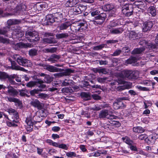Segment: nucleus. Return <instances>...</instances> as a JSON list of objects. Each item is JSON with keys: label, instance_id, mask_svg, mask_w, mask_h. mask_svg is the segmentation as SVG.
Segmentation results:
<instances>
[{"label": "nucleus", "instance_id": "f257e3e1", "mask_svg": "<svg viewBox=\"0 0 158 158\" xmlns=\"http://www.w3.org/2000/svg\"><path fill=\"white\" fill-rule=\"evenodd\" d=\"M21 22V20L16 19H10L7 20V23L8 26L4 27L3 29L0 28V34L6 35L7 36L8 35H6L8 30L10 29V27L11 25L19 24Z\"/></svg>", "mask_w": 158, "mask_h": 158}, {"label": "nucleus", "instance_id": "f03ea898", "mask_svg": "<svg viewBox=\"0 0 158 158\" xmlns=\"http://www.w3.org/2000/svg\"><path fill=\"white\" fill-rule=\"evenodd\" d=\"M13 58L21 65L24 67L30 66L32 64L30 60L22 57L19 54L14 55Z\"/></svg>", "mask_w": 158, "mask_h": 158}, {"label": "nucleus", "instance_id": "7ed1b4c3", "mask_svg": "<svg viewBox=\"0 0 158 158\" xmlns=\"http://www.w3.org/2000/svg\"><path fill=\"white\" fill-rule=\"evenodd\" d=\"M134 5L131 4H125L122 6V12L125 16H130L133 14Z\"/></svg>", "mask_w": 158, "mask_h": 158}, {"label": "nucleus", "instance_id": "20e7f679", "mask_svg": "<svg viewBox=\"0 0 158 158\" xmlns=\"http://www.w3.org/2000/svg\"><path fill=\"white\" fill-rule=\"evenodd\" d=\"M25 35L27 40L31 42L35 43L39 41L40 38L38 33L36 31H27Z\"/></svg>", "mask_w": 158, "mask_h": 158}, {"label": "nucleus", "instance_id": "39448f33", "mask_svg": "<svg viewBox=\"0 0 158 158\" xmlns=\"http://www.w3.org/2000/svg\"><path fill=\"white\" fill-rule=\"evenodd\" d=\"M123 77L127 78L128 79H135L138 77V73L135 71L124 70L122 72Z\"/></svg>", "mask_w": 158, "mask_h": 158}, {"label": "nucleus", "instance_id": "423d86ee", "mask_svg": "<svg viewBox=\"0 0 158 158\" xmlns=\"http://www.w3.org/2000/svg\"><path fill=\"white\" fill-rule=\"evenodd\" d=\"M134 5L138 9L137 10L140 14L143 13L148 8L146 4L141 1H136L134 2Z\"/></svg>", "mask_w": 158, "mask_h": 158}, {"label": "nucleus", "instance_id": "0eeeda50", "mask_svg": "<svg viewBox=\"0 0 158 158\" xmlns=\"http://www.w3.org/2000/svg\"><path fill=\"white\" fill-rule=\"evenodd\" d=\"M19 118H15L12 116L11 119L6 120V123L7 126L10 127H17L19 123Z\"/></svg>", "mask_w": 158, "mask_h": 158}, {"label": "nucleus", "instance_id": "6e6552de", "mask_svg": "<svg viewBox=\"0 0 158 158\" xmlns=\"http://www.w3.org/2000/svg\"><path fill=\"white\" fill-rule=\"evenodd\" d=\"M98 116L100 118H106L110 119H113L116 118V116L109 114L108 110H101Z\"/></svg>", "mask_w": 158, "mask_h": 158}, {"label": "nucleus", "instance_id": "1a4fd4ad", "mask_svg": "<svg viewBox=\"0 0 158 158\" xmlns=\"http://www.w3.org/2000/svg\"><path fill=\"white\" fill-rule=\"evenodd\" d=\"M54 17L51 14L47 15L43 19H42L41 24L43 25H48L49 23H53L55 21Z\"/></svg>", "mask_w": 158, "mask_h": 158}, {"label": "nucleus", "instance_id": "9d476101", "mask_svg": "<svg viewBox=\"0 0 158 158\" xmlns=\"http://www.w3.org/2000/svg\"><path fill=\"white\" fill-rule=\"evenodd\" d=\"M106 17V13H100L98 15L95 17V20H97L94 22V24H101L104 21Z\"/></svg>", "mask_w": 158, "mask_h": 158}, {"label": "nucleus", "instance_id": "9b49d317", "mask_svg": "<svg viewBox=\"0 0 158 158\" xmlns=\"http://www.w3.org/2000/svg\"><path fill=\"white\" fill-rule=\"evenodd\" d=\"M25 122L28 126V127H27V131H31L32 129L33 125H34L35 127L37 129H38L40 127L39 126L38 127L35 125V124L37 122L39 123L40 122L36 121L35 122V123H33L30 117L27 118L26 119Z\"/></svg>", "mask_w": 158, "mask_h": 158}, {"label": "nucleus", "instance_id": "f8f14e48", "mask_svg": "<svg viewBox=\"0 0 158 158\" xmlns=\"http://www.w3.org/2000/svg\"><path fill=\"white\" fill-rule=\"evenodd\" d=\"M11 43H10V44H13V47L15 50L18 49L19 48H26L28 47H31V44H25L22 42L17 43L16 44H14L13 42H11Z\"/></svg>", "mask_w": 158, "mask_h": 158}, {"label": "nucleus", "instance_id": "ddd939ff", "mask_svg": "<svg viewBox=\"0 0 158 158\" xmlns=\"http://www.w3.org/2000/svg\"><path fill=\"white\" fill-rule=\"evenodd\" d=\"M153 25V23L152 21L145 22L143 24L142 26L143 31L144 32H147L150 31Z\"/></svg>", "mask_w": 158, "mask_h": 158}, {"label": "nucleus", "instance_id": "4468645a", "mask_svg": "<svg viewBox=\"0 0 158 158\" xmlns=\"http://www.w3.org/2000/svg\"><path fill=\"white\" fill-rule=\"evenodd\" d=\"M73 72V71L71 69H68L64 71L54 74V76L56 78L62 77L64 76H68L71 73Z\"/></svg>", "mask_w": 158, "mask_h": 158}, {"label": "nucleus", "instance_id": "2eb2a0df", "mask_svg": "<svg viewBox=\"0 0 158 158\" xmlns=\"http://www.w3.org/2000/svg\"><path fill=\"white\" fill-rule=\"evenodd\" d=\"M139 35H140V36H141L140 34H139V33L138 31H132L129 33L128 36L129 38L131 40H134L136 39H137L139 38L140 37L139 36Z\"/></svg>", "mask_w": 158, "mask_h": 158}, {"label": "nucleus", "instance_id": "dca6fc26", "mask_svg": "<svg viewBox=\"0 0 158 158\" xmlns=\"http://www.w3.org/2000/svg\"><path fill=\"white\" fill-rule=\"evenodd\" d=\"M158 137V135L154 134L149 136V137L146 139V142L148 144H153L155 142L156 139Z\"/></svg>", "mask_w": 158, "mask_h": 158}, {"label": "nucleus", "instance_id": "f3484780", "mask_svg": "<svg viewBox=\"0 0 158 158\" xmlns=\"http://www.w3.org/2000/svg\"><path fill=\"white\" fill-rule=\"evenodd\" d=\"M7 88L8 89L7 92L9 95L15 97L18 94L19 92L11 86L9 85L7 86Z\"/></svg>", "mask_w": 158, "mask_h": 158}, {"label": "nucleus", "instance_id": "a211bd4d", "mask_svg": "<svg viewBox=\"0 0 158 158\" xmlns=\"http://www.w3.org/2000/svg\"><path fill=\"white\" fill-rule=\"evenodd\" d=\"M12 37L14 38L19 39L22 37L23 35V32H21L19 29H16L11 33Z\"/></svg>", "mask_w": 158, "mask_h": 158}, {"label": "nucleus", "instance_id": "6ab92c4d", "mask_svg": "<svg viewBox=\"0 0 158 158\" xmlns=\"http://www.w3.org/2000/svg\"><path fill=\"white\" fill-rule=\"evenodd\" d=\"M124 104L122 102H120L118 99L115 100L113 104V106L115 110H118L123 107Z\"/></svg>", "mask_w": 158, "mask_h": 158}, {"label": "nucleus", "instance_id": "aec40b11", "mask_svg": "<svg viewBox=\"0 0 158 158\" xmlns=\"http://www.w3.org/2000/svg\"><path fill=\"white\" fill-rule=\"evenodd\" d=\"M87 23L85 22L79 23L77 26V30L80 31H85L87 29Z\"/></svg>", "mask_w": 158, "mask_h": 158}, {"label": "nucleus", "instance_id": "412c9836", "mask_svg": "<svg viewBox=\"0 0 158 158\" xmlns=\"http://www.w3.org/2000/svg\"><path fill=\"white\" fill-rule=\"evenodd\" d=\"M114 8V6L111 4H107L100 7L99 9L107 11L112 10Z\"/></svg>", "mask_w": 158, "mask_h": 158}, {"label": "nucleus", "instance_id": "4be33fe9", "mask_svg": "<svg viewBox=\"0 0 158 158\" xmlns=\"http://www.w3.org/2000/svg\"><path fill=\"white\" fill-rule=\"evenodd\" d=\"M40 79H38L37 81H31L27 83L26 86L28 87H32L35 86H38L40 87Z\"/></svg>", "mask_w": 158, "mask_h": 158}, {"label": "nucleus", "instance_id": "5701e85b", "mask_svg": "<svg viewBox=\"0 0 158 158\" xmlns=\"http://www.w3.org/2000/svg\"><path fill=\"white\" fill-rule=\"evenodd\" d=\"M40 76L44 77V79L42 78L41 80L43 79L45 82L48 83H50L53 80L52 77H50L49 75L45 74L44 73H41V74H40ZM41 79H42V78Z\"/></svg>", "mask_w": 158, "mask_h": 158}, {"label": "nucleus", "instance_id": "b1692460", "mask_svg": "<svg viewBox=\"0 0 158 158\" xmlns=\"http://www.w3.org/2000/svg\"><path fill=\"white\" fill-rule=\"evenodd\" d=\"M60 56L59 55H56L55 54H53L48 59V61L51 62L52 63H54L55 62L59 59Z\"/></svg>", "mask_w": 158, "mask_h": 158}, {"label": "nucleus", "instance_id": "393cba45", "mask_svg": "<svg viewBox=\"0 0 158 158\" xmlns=\"http://www.w3.org/2000/svg\"><path fill=\"white\" fill-rule=\"evenodd\" d=\"M71 24L69 22H67L61 24L59 26V29L60 30H64L67 29L71 25Z\"/></svg>", "mask_w": 158, "mask_h": 158}, {"label": "nucleus", "instance_id": "a878e982", "mask_svg": "<svg viewBox=\"0 0 158 158\" xmlns=\"http://www.w3.org/2000/svg\"><path fill=\"white\" fill-rule=\"evenodd\" d=\"M78 3V0H69L65 4L67 7H71L74 6Z\"/></svg>", "mask_w": 158, "mask_h": 158}, {"label": "nucleus", "instance_id": "bb28decb", "mask_svg": "<svg viewBox=\"0 0 158 158\" xmlns=\"http://www.w3.org/2000/svg\"><path fill=\"white\" fill-rule=\"evenodd\" d=\"M123 30V28L121 27L113 28L110 30V32L112 34H120L122 33Z\"/></svg>", "mask_w": 158, "mask_h": 158}, {"label": "nucleus", "instance_id": "cd10ccee", "mask_svg": "<svg viewBox=\"0 0 158 158\" xmlns=\"http://www.w3.org/2000/svg\"><path fill=\"white\" fill-rule=\"evenodd\" d=\"M137 60V59L136 57L131 56L126 60L125 63L127 64L135 63Z\"/></svg>", "mask_w": 158, "mask_h": 158}, {"label": "nucleus", "instance_id": "c85d7f7f", "mask_svg": "<svg viewBox=\"0 0 158 158\" xmlns=\"http://www.w3.org/2000/svg\"><path fill=\"white\" fill-rule=\"evenodd\" d=\"M69 33L70 35V32L69 31L68 33H62L57 34L56 35V36L58 39L66 38L69 36Z\"/></svg>", "mask_w": 158, "mask_h": 158}, {"label": "nucleus", "instance_id": "c756f323", "mask_svg": "<svg viewBox=\"0 0 158 158\" xmlns=\"http://www.w3.org/2000/svg\"><path fill=\"white\" fill-rule=\"evenodd\" d=\"M145 49V48L143 47L140 48H137L134 49L132 52L133 54H139L141 53Z\"/></svg>", "mask_w": 158, "mask_h": 158}, {"label": "nucleus", "instance_id": "7c9ffc66", "mask_svg": "<svg viewBox=\"0 0 158 158\" xmlns=\"http://www.w3.org/2000/svg\"><path fill=\"white\" fill-rule=\"evenodd\" d=\"M8 112L12 116L14 117L19 118V115L18 113L14 109L10 108L8 110Z\"/></svg>", "mask_w": 158, "mask_h": 158}, {"label": "nucleus", "instance_id": "2f4dec72", "mask_svg": "<svg viewBox=\"0 0 158 158\" xmlns=\"http://www.w3.org/2000/svg\"><path fill=\"white\" fill-rule=\"evenodd\" d=\"M46 69L51 72H58L59 69L54 66L48 65L46 66Z\"/></svg>", "mask_w": 158, "mask_h": 158}, {"label": "nucleus", "instance_id": "473e14b6", "mask_svg": "<svg viewBox=\"0 0 158 158\" xmlns=\"http://www.w3.org/2000/svg\"><path fill=\"white\" fill-rule=\"evenodd\" d=\"M148 12L152 16H155L156 15V11L155 8L153 6L150 7L148 9Z\"/></svg>", "mask_w": 158, "mask_h": 158}, {"label": "nucleus", "instance_id": "72a5a7b5", "mask_svg": "<svg viewBox=\"0 0 158 158\" xmlns=\"http://www.w3.org/2000/svg\"><path fill=\"white\" fill-rule=\"evenodd\" d=\"M133 131L135 132L142 133L144 132V130L141 127H133Z\"/></svg>", "mask_w": 158, "mask_h": 158}, {"label": "nucleus", "instance_id": "f704fd0d", "mask_svg": "<svg viewBox=\"0 0 158 158\" xmlns=\"http://www.w3.org/2000/svg\"><path fill=\"white\" fill-rule=\"evenodd\" d=\"M72 12L73 14L77 15L81 13V10L78 6L74 7L72 10Z\"/></svg>", "mask_w": 158, "mask_h": 158}, {"label": "nucleus", "instance_id": "c9c22d12", "mask_svg": "<svg viewBox=\"0 0 158 158\" xmlns=\"http://www.w3.org/2000/svg\"><path fill=\"white\" fill-rule=\"evenodd\" d=\"M11 63V68L13 69L16 70H20L22 71H25V69L24 68L20 67L17 64H14L12 63Z\"/></svg>", "mask_w": 158, "mask_h": 158}, {"label": "nucleus", "instance_id": "e433bc0d", "mask_svg": "<svg viewBox=\"0 0 158 158\" xmlns=\"http://www.w3.org/2000/svg\"><path fill=\"white\" fill-rule=\"evenodd\" d=\"M44 41L49 44H55L57 43V41L54 38L51 37L44 39Z\"/></svg>", "mask_w": 158, "mask_h": 158}, {"label": "nucleus", "instance_id": "4c0bfd02", "mask_svg": "<svg viewBox=\"0 0 158 158\" xmlns=\"http://www.w3.org/2000/svg\"><path fill=\"white\" fill-rule=\"evenodd\" d=\"M122 139L125 143L129 145V146L133 144V141L127 137L122 138Z\"/></svg>", "mask_w": 158, "mask_h": 158}, {"label": "nucleus", "instance_id": "58836bf2", "mask_svg": "<svg viewBox=\"0 0 158 158\" xmlns=\"http://www.w3.org/2000/svg\"><path fill=\"white\" fill-rule=\"evenodd\" d=\"M81 96L85 100H88L91 99V96L88 93L85 92H82L81 94Z\"/></svg>", "mask_w": 158, "mask_h": 158}, {"label": "nucleus", "instance_id": "ea45409f", "mask_svg": "<svg viewBox=\"0 0 158 158\" xmlns=\"http://www.w3.org/2000/svg\"><path fill=\"white\" fill-rule=\"evenodd\" d=\"M42 106L41 104H40V115L42 117H45L48 115V112L45 110L41 109V107Z\"/></svg>", "mask_w": 158, "mask_h": 158}, {"label": "nucleus", "instance_id": "a19ab883", "mask_svg": "<svg viewBox=\"0 0 158 158\" xmlns=\"http://www.w3.org/2000/svg\"><path fill=\"white\" fill-rule=\"evenodd\" d=\"M73 81L72 80L68 79H65L64 81L62 83V86H68L70 85V84H72Z\"/></svg>", "mask_w": 158, "mask_h": 158}, {"label": "nucleus", "instance_id": "79ce46f5", "mask_svg": "<svg viewBox=\"0 0 158 158\" xmlns=\"http://www.w3.org/2000/svg\"><path fill=\"white\" fill-rule=\"evenodd\" d=\"M8 75L4 72H0V79L2 80L8 79Z\"/></svg>", "mask_w": 158, "mask_h": 158}, {"label": "nucleus", "instance_id": "37998d69", "mask_svg": "<svg viewBox=\"0 0 158 158\" xmlns=\"http://www.w3.org/2000/svg\"><path fill=\"white\" fill-rule=\"evenodd\" d=\"M66 155L67 156L69 157H78L79 156V155H77L75 152H66Z\"/></svg>", "mask_w": 158, "mask_h": 158}, {"label": "nucleus", "instance_id": "c03bdc74", "mask_svg": "<svg viewBox=\"0 0 158 158\" xmlns=\"http://www.w3.org/2000/svg\"><path fill=\"white\" fill-rule=\"evenodd\" d=\"M53 16L55 19L60 20L61 19L63 18V15L61 13H56L54 14Z\"/></svg>", "mask_w": 158, "mask_h": 158}, {"label": "nucleus", "instance_id": "a18cd8bd", "mask_svg": "<svg viewBox=\"0 0 158 158\" xmlns=\"http://www.w3.org/2000/svg\"><path fill=\"white\" fill-rule=\"evenodd\" d=\"M32 105L35 107L40 109V102L38 100L35 99L31 102Z\"/></svg>", "mask_w": 158, "mask_h": 158}, {"label": "nucleus", "instance_id": "49530a36", "mask_svg": "<svg viewBox=\"0 0 158 158\" xmlns=\"http://www.w3.org/2000/svg\"><path fill=\"white\" fill-rule=\"evenodd\" d=\"M19 92V95L21 96H27V93H28L27 90L26 89H22L21 90H18Z\"/></svg>", "mask_w": 158, "mask_h": 158}, {"label": "nucleus", "instance_id": "de8ad7c7", "mask_svg": "<svg viewBox=\"0 0 158 158\" xmlns=\"http://www.w3.org/2000/svg\"><path fill=\"white\" fill-rule=\"evenodd\" d=\"M42 79H40V91L46 90V85L43 84V80H41Z\"/></svg>", "mask_w": 158, "mask_h": 158}, {"label": "nucleus", "instance_id": "09e8293b", "mask_svg": "<svg viewBox=\"0 0 158 158\" xmlns=\"http://www.w3.org/2000/svg\"><path fill=\"white\" fill-rule=\"evenodd\" d=\"M0 42L6 44H10V40L9 39L4 38L2 36L0 37Z\"/></svg>", "mask_w": 158, "mask_h": 158}, {"label": "nucleus", "instance_id": "8fccbe9b", "mask_svg": "<svg viewBox=\"0 0 158 158\" xmlns=\"http://www.w3.org/2000/svg\"><path fill=\"white\" fill-rule=\"evenodd\" d=\"M141 84L145 85L150 86L152 85V82L148 80H144L142 81Z\"/></svg>", "mask_w": 158, "mask_h": 158}, {"label": "nucleus", "instance_id": "3c124183", "mask_svg": "<svg viewBox=\"0 0 158 158\" xmlns=\"http://www.w3.org/2000/svg\"><path fill=\"white\" fill-rule=\"evenodd\" d=\"M39 92L40 90L39 89H34L31 90L30 91V94L33 96H35L36 94H38V96L39 97L40 96Z\"/></svg>", "mask_w": 158, "mask_h": 158}, {"label": "nucleus", "instance_id": "603ef678", "mask_svg": "<svg viewBox=\"0 0 158 158\" xmlns=\"http://www.w3.org/2000/svg\"><path fill=\"white\" fill-rule=\"evenodd\" d=\"M117 23L114 21H112L110 22V24L108 25L107 27L109 29L116 26Z\"/></svg>", "mask_w": 158, "mask_h": 158}, {"label": "nucleus", "instance_id": "864d4df0", "mask_svg": "<svg viewBox=\"0 0 158 158\" xmlns=\"http://www.w3.org/2000/svg\"><path fill=\"white\" fill-rule=\"evenodd\" d=\"M105 45L103 44H101L99 45L94 47L93 49L94 50H101L104 47Z\"/></svg>", "mask_w": 158, "mask_h": 158}, {"label": "nucleus", "instance_id": "5fc2aeb1", "mask_svg": "<svg viewBox=\"0 0 158 158\" xmlns=\"http://www.w3.org/2000/svg\"><path fill=\"white\" fill-rule=\"evenodd\" d=\"M147 135L145 134H141L138 137V139L139 140H143L144 139L145 141L146 139H147Z\"/></svg>", "mask_w": 158, "mask_h": 158}, {"label": "nucleus", "instance_id": "6e6d98bb", "mask_svg": "<svg viewBox=\"0 0 158 158\" xmlns=\"http://www.w3.org/2000/svg\"><path fill=\"white\" fill-rule=\"evenodd\" d=\"M47 4L43 2H40V7L42 9H40V10H45L46 9L47 6Z\"/></svg>", "mask_w": 158, "mask_h": 158}, {"label": "nucleus", "instance_id": "4d7b16f0", "mask_svg": "<svg viewBox=\"0 0 158 158\" xmlns=\"http://www.w3.org/2000/svg\"><path fill=\"white\" fill-rule=\"evenodd\" d=\"M37 52V51L36 50L32 49L29 50V54L31 56H34L36 54Z\"/></svg>", "mask_w": 158, "mask_h": 158}, {"label": "nucleus", "instance_id": "13d9d810", "mask_svg": "<svg viewBox=\"0 0 158 158\" xmlns=\"http://www.w3.org/2000/svg\"><path fill=\"white\" fill-rule=\"evenodd\" d=\"M100 11L98 10H94L91 13V15L93 16H94L95 15H99L100 14Z\"/></svg>", "mask_w": 158, "mask_h": 158}, {"label": "nucleus", "instance_id": "bf43d9fd", "mask_svg": "<svg viewBox=\"0 0 158 158\" xmlns=\"http://www.w3.org/2000/svg\"><path fill=\"white\" fill-rule=\"evenodd\" d=\"M136 87L138 89L141 90L146 91L149 90L148 88L145 87H143L140 85H137Z\"/></svg>", "mask_w": 158, "mask_h": 158}, {"label": "nucleus", "instance_id": "052dcab7", "mask_svg": "<svg viewBox=\"0 0 158 158\" xmlns=\"http://www.w3.org/2000/svg\"><path fill=\"white\" fill-rule=\"evenodd\" d=\"M58 148L65 150H68V147L66 144L63 143L59 144Z\"/></svg>", "mask_w": 158, "mask_h": 158}, {"label": "nucleus", "instance_id": "680f3d73", "mask_svg": "<svg viewBox=\"0 0 158 158\" xmlns=\"http://www.w3.org/2000/svg\"><path fill=\"white\" fill-rule=\"evenodd\" d=\"M122 52V50L120 49H117L112 55V56H116L119 55Z\"/></svg>", "mask_w": 158, "mask_h": 158}, {"label": "nucleus", "instance_id": "e2e57ef3", "mask_svg": "<svg viewBox=\"0 0 158 158\" xmlns=\"http://www.w3.org/2000/svg\"><path fill=\"white\" fill-rule=\"evenodd\" d=\"M8 99L10 102H17L19 101V100L14 98L9 97L8 98Z\"/></svg>", "mask_w": 158, "mask_h": 158}, {"label": "nucleus", "instance_id": "0e129e2a", "mask_svg": "<svg viewBox=\"0 0 158 158\" xmlns=\"http://www.w3.org/2000/svg\"><path fill=\"white\" fill-rule=\"evenodd\" d=\"M118 41L117 40H107L106 41V43L107 44H113L115 43H116L118 42Z\"/></svg>", "mask_w": 158, "mask_h": 158}, {"label": "nucleus", "instance_id": "69168bd1", "mask_svg": "<svg viewBox=\"0 0 158 158\" xmlns=\"http://www.w3.org/2000/svg\"><path fill=\"white\" fill-rule=\"evenodd\" d=\"M56 49L55 48H47L46 50L48 52L51 53H54L56 52Z\"/></svg>", "mask_w": 158, "mask_h": 158}, {"label": "nucleus", "instance_id": "338daca9", "mask_svg": "<svg viewBox=\"0 0 158 158\" xmlns=\"http://www.w3.org/2000/svg\"><path fill=\"white\" fill-rule=\"evenodd\" d=\"M8 81L11 85H16V86H18L20 85V84H18L15 82L13 79H8Z\"/></svg>", "mask_w": 158, "mask_h": 158}, {"label": "nucleus", "instance_id": "774afa93", "mask_svg": "<svg viewBox=\"0 0 158 158\" xmlns=\"http://www.w3.org/2000/svg\"><path fill=\"white\" fill-rule=\"evenodd\" d=\"M107 79L106 77L101 78L99 77L97 78V80L98 82L101 83H103L105 82V80Z\"/></svg>", "mask_w": 158, "mask_h": 158}]
</instances>
